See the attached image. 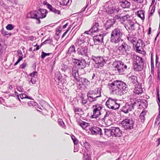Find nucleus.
Returning <instances> with one entry per match:
<instances>
[{
  "instance_id": "1",
  "label": "nucleus",
  "mask_w": 160,
  "mask_h": 160,
  "mask_svg": "<svg viewBox=\"0 0 160 160\" xmlns=\"http://www.w3.org/2000/svg\"><path fill=\"white\" fill-rule=\"evenodd\" d=\"M93 114L91 117L92 118H98V120L104 121L106 117H107V112L105 110L102 111V107L100 104H96L92 106Z\"/></svg>"
},
{
  "instance_id": "2",
  "label": "nucleus",
  "mask_w": 160,
  "mask_h": 160,
  "mask_svg": "<svg viewBox=\"0 0 160 160\" xmlns=\"http://www.w3.org/2000/svg\"><path fill=\"white\" fill-rule=\"evenodd\" d=\"M111 89L113 92L118 95H122L125 92L127 88L125 83L118 81H115L110 84Z\"/></svg>"
},
{
  "instance_id": "3",
  "label": "nucleus",
  "mask_w": 160,
  "mask_h": 160,
  "mask_svg": "<svg viewBox=\"0 0 160 160\" xmlns=\"http://www.w3.org/2000/svg\"><path fill=\"white\" fill-rule=\"evenodd\" d=\"M48 13L47 10L45 9H40L38 12L34 11L31 12V18H35L37 20L36 23L40 24L41 23L40 18H43L46 17Z\"/></svg>"
},
{
  "instance_id": "4",
  "label": "nucleus",
  "mask_w": 160,
  "mask_h": 160,
  "mask_svg": "<svg viewBox=\"0 0 160 160\" xmlns=\"http://www.w3.org/2000/svg\"><path fill=\"white\" fill-rule=\"evenodd\" d=\"M118 100L109 98L106 102V106L112 109H117L120 107V104L117 102Z\"/></svg>"
},
{
  "instance_id": "5",
  "label": "nucleus",
  "mask_w": 160,
  "mask_h": 160,
  "mask_svg": "<svg viewBox=\"0 0 160 160\" xmlns=\"http://www.w3.org/2000/svg\"><path fill=\"white\" fill-rule=\"evenodd\" d=\"M134 121L132 120H130L128 118H126L123 120L121 122L122 127L124 129L131 130L133 128Z\"/></svg>"
},
{
  "instance_id": "6",
  "label": "nucleus",
  "mask_w": 160,
  "mask_h": 160,
  "mask_svg": "<svg viewBox=\"0 0 160 160\" xmlns=\"http://www.w3.org/2000/svg\"><path fill=\"white\" fill-rule=\"evenodd\" d=\"M113 66L117 70L119 73L123 72L124 70L127 69V66L123 62L120 61H117L114 62Z\"/></svg>"
},
{
  "instance_id": "7",
  "label": "nucleus",
  "mask_w": 160,
  "mask_h": 160,
  "mask_svg": "<svg viewBox=\"0 0 160 160\" xmlns=\"http://www.w3.org/2000/svg\"><path fill=\"white\" fill-rule=\"evenodd\" d=\"M93 60L97 64L98 68L102 67L106 63L103 58L101 57H95Z\"/></svg>"
},
{
  "instance_id": "8",
  "label": "nucleus",
  "mask_w": 160,
  "mask_h": 160,
  "mask_svg": "<svg viewBox=\"0 0 160 160\" xmlns=\"http://www.w3.org/2000/svg\"><path fill=\"white\" fill-rule=\"evenodd\" d=\"M128 82L130 84H133L134 87L138 86L139 82L138 81L137 77L134 75H132L128 78Z\"/></svg>"
},
{
  "instance_id": "9",
  "label": "nucleus",
  "mask_w": 160,
  "mask_h": 160,
  "mask_svg": "<svg viewBox=\"0 0 160 160\" xmlns=\"http://www.w3.org/2000/svg\"><path fill=\"white\" fill-rule=\"evenodd\" d=\"M88 92L89 93V94L92 95L96 98H98L101 96L100 90L98 88H96L94 90H90Z\"/></svg>"
},
{
  "instance_id": "10",
  "label": "nucleus",
  "mask_w": 160,
  "mask_h": 160,
  "mask_svg": "<svg viewBox=\"0 0 160 160\" xmlns=\"http://www.w3.org/2000/svg\"><path fill=\"white\" fill-rule=\"evenodd\" d=\"M89 130L92 134H100L101 135H102V129L98 127H91L89 128Z\"/></svg>"
},
{
  "instance_id": "11",
  "label": "nucleus",
  "mask_w": 160,
  "mask_h": 160,
  "mask_svg": "<svg viewBox=\"0 0 160 160\" xmlns=\"http://www.w3.org/2000/svg\"><path fill=\"white\" fill-rule=\"evenodd\" d=\"M112 136L115 137H120L121 135L122 132L118 127H113L111 128Z\"/></svg>"
},
{
  "instance_id": "12",
  "label": "nucleus",
  "mask_w": 160,
  "mask_h": 160,
  "mask_svg": "<svg viewBox=\"0 0 160 160\" xmlns=\"http://www.w3.org/2000/svg\"><path fill=\"white\" fill-rule=\"evenodd\" d=\"M122 32L121 29L117 28L113 30L111 34V36H122Z\"/></svg>"
},
{
  "instance_id": "13",
  "label": "nucleus",
  "mask_w": 160,
  "mask_h": 160,
  "mask_svg": "<svg viewBox=\"0 0 160 160\" xmlns=\"http://www.w3.org/2000/svg\"><path fill=\"white\" fill-rule=\"evenodd\" d=\"M142 42L141 40L139 39L137 42L135 46L136 48V51L138 52L142 53L143 52V48H142Z\"/></svg>"
},
{
  "instance_id": "14",
  "label": "nucleus",
  "mask_w": 160,
  "mask_h": 160,
  "mask_svg": "<svg viewBox=\"0 0 160 160\" xmlns=\"http://www.w3.org/2000/svg\"><path fill=\"white\" fill-rule=\"evenodd\" d=\"M127 27L130 30H135L136 28H135V24L130 19H129L127 22H126L125 23Z\"/></svg>"
},
{
  "instance_id": "15",
  "label": "nucleus",
  "mask_w": 160,
  "mask_h": 160,
  "mask_svg": "<svg viewBox=\"0 0 160 160\" xmlns=\"http://www.w3.org/2000/svg\"><path fill=\"white\" fill-rule=\"evenodd\" d=\"M103 36L102 35L100 34L98 35L95 36L93 37V39L95 43L96 44L102 42L103 40Z\"/></svg>"
},
{
  "instance_id": "16",
  "label": "nucleus",
  "mask_w": 160,
  "mask_h": 160,
  "mask_svg": "<svg viewBox=\"0 0 160 160\" xmlns=\"http://www.w3.org/2000/svg\"><path fill=\"white\" fill-rule=\"evenodd\" d=\"M134 61L133 64H144L143 59L139 56L134 55L133 56Z\"/></svg>"
},
{
  "instance_id": "17",
  "label": "nucleus",
  "mask_w": 160,
  "mask_h": 160,
  "mask_svg": "<svg viewBox=\"0 0 160 160\" xmlns=\"http://www.w3.org/2000/svg\"><path fill=\"white\" fill-rule=\"evenodd\" d=\"M122 36H111L110 41L112 43L118 44L122 41Z\"/></svg>"
},
{
  "instance_id": "18",
  "label": "nucleus",
  "mask_w": 160,
  "mask_h": 160,
  "mask_svg": "<svg viewBox=\"0 0 160 160\" xmlns=\"http://www.w3.org/2000/svg\"><path fill=\"white\" fill-rule=\"evenodd\" d=\"M116 20V19H115V17L114 18V19L108 20L106 22L105 24V26L106 29L109 28L113 26V25L115 22V20Z\"/></svg>"
},
{
  "instance_id": "19",
  "label": "nucleus",
  "mask_w": 160,
  "mask_h": 160,
  "mask_svg": "<svg viewBox=\"0 0 160 160\" xmlns=\"http://www.w3.org/2000/svg\"><path fill=\"white\" fill-rule=\"evenodd\" d=\"M47 7L51 12H53L56 14H57L58 15L60 14V11L57 9L56 8L52 7L51 5H50L49 4H48L47 5Z\"/></svg>"
},
{
  "instance_id": "20",
  "label": "nucleus",
  "mask_w": 160,
  "mask_h": 160,
  "mask_svg": "<svg viewBox=\"0 0 160 160\" xmlns=\"http://www.w3.org/2000/svg\"><path fill=\"white\" fill-rule=\"evenodd\" d=\"M128 45L124 43H123L122 45L118 47V49L121 52L122 54H124L126 52V48Z\"/></svg>"
},
{
  "instance_id": "21",
  "label": "nucleus",
  "mask_w": 160,
  "mask_h": 160,
  "mask_svg": "<svg viewBox=\"0 0 160 160\" xmlns=\"http://www.w3.org/2000/svg\"><path fill=\"white\" fill-rule=\"evenodd\" d=\"M128 16L127 15L124 16L123 17H120L118 16H116L115 17V19H117V20H118L119 21L120 20L121 21V23H122L123 22L122 21L124 22L125 21H127L129 19H130V17L129 16Z\"/></svg>"
},
{
  "instance_id": "22",
  "label": "nucleus",
  "mask_w": 160,
  "mask_h": 160,
  "mask_svg": "<svg viewBox=\"0 0 160 160\" xmlns=\"http://www.w3.org/2000/svg\"><path fill=\"white\" fill-rule=\"evenodd\" d=\"M144 64H133V68L134 71H140L143 69Z\"/></svg>"
},
{
  "instance_id": "23",
  "label": "nucleus",
  "mask_w": 160,
  "mask_h": 160,
  "mask_svg": "<svg viewBox=\"0 0 160 160\" xmlns=\"http://www.w3.org/2000/svg\"><path fill=\"white\" fill-rule=\"evenodd\" d=\"M145 12L144 11L140 10L137 11L136 13V14H137L138 18L143 20L145 19Z\"/></svg>"
},
{
  "instance_id": "24",
  "label": "nucleus",
  "mask_w": 160,
  "mask_h": 160,
  "mask_svg": "<svg viewBox=\"0 0 160 160\" xmlns=\"http://www.w3.org/2000/svg\"><path fill=\"white\" fill-rule=\"evenodd\" d=\"M119 10V9H115L114 8L112 7L108 9L106 11V12L110 15L112 14L114 12L118 13Z\"/></svg>"
},
{
  "instance_id": "25",
  "label": "nucleus",
  "mask_w": 160,
  "mask_h": 160,
  "mask_svg": "<svg viewBox=\"0 0 160 160\" xmlns=\"http://www.w3.org/2000/svg\"><path fill=\"white\" fill-rule=\"evenodd\" d=\"M132 108L130 106L128 105H126L123 106L122 109L121 111L125 113H128L129 111H131Z\"/></svg>"
},
{
  "instance_id": "26",
  "label": "nucleus",
  "mask_w": 160,
  "mask_h": 160,
  "mask_svg": "<svg viewBox=\"0 0 160 160\" xmlns=\"http://www.w3.org/2000/svg\"><path fill=\"white\" fill-rule=\"evenodd\" d=\"M147 112L145 111H142L140 114L139 116V119L140 120V121L143 123L145 120V116L146 115Z\"/></svg>"
},
{
  "instance_id": "27",
  "label": "nucleus",
  "mask_w": 160,
  "mask_h": 160,
  "mask_svg": "<svg viewBox=\"0 0 160 160\" xmlns=\"http://www.w3.org/2000/svg\"><path fill=\"white\" fill-rule=\"evenodd\" d=\"M121 5L123 8H129L130 6V3L126 0L122 1L121 3Z\"/></svg>"
},
{
  "instance_id": "28",
  "label": "nucleus",
  "mask_w": 160,
  "mask_h": 160,
  "mask_svg": "<svg viewBox=\"0 0 160 160\" xmlns=\"http://www.w3.org/2000/svg\"><path fill=\"white\" fill-rule=\"evenodd\" d=\"M87 51V49L86 47L78 49V53L79 55H85Z\"/></svg>"
},
{
  "instance_id": "29",
  "label": "nucleus",
  "mask_w": 160,
  "mask_h": 160,
  "mask_svg": "<svg viewBox=\"0 0 160 160\" xmlns=\"http://www.w3.org/2000/svg\"><path fill=\"white\" fill-rule=\"evenodd\" d=\"M99 26V24L98 22H95L92 27L90 29L91 33H95L98 31V27Z\"/></svg>"
},
{
  "instance_id": "30",
  "label": "nucleus",
  "mask_w": 160,
  "mask_h": 160,
  "mask_svg": "<svg viewBox=\"0 0 160 160\" xmlns=\"http://www.w3.org/2000/svg\"><path fill=\"white\" fill-rule=\"evenodd\" d=\"M78 124L82 128L85 129L86 128L89 126L90 123L84 122L83 121H79L78 122Z\"/></svg>"
},
{
  "instance_id": "31",
  "label": "nucleus",
  "mask_w": 160,
  "mask_h": 160,
  "mask_svg": "<svg viewBox=\"0 0 160 160\" xmlns=\"http://www.w3.org/2000/svg\"><path fill=\"white\" fill-rule=\"evenodd\" d=\"M78 102H79L82 104L84 105L87 103V100L84 98L83 94H81L80 98L78 100Z\"/></svg>"
},
{
  "instance_id": "32",
  "label": "nucleus",
  "mask_w": 160,
  "mask_h": 160,
  "mask_svg": "<svg viewBox=\"0 0 160 160\" xmlns=\"http://www.w3.org/2000/svg\"><path fill=\"white\" fill-rule=\"evenodd\" d=\"M135 87V88L134 92L135 93L139 94L142 93L143 92L142 88L141 87L139 84L138 86Z\"/></svg>"
},
{
  "instance_id": "33",
  "label": "nucleus",
  "mask_w": 160,
  "mask_h": 160,
  "mask_svg": "<svg viewBox=\"0 0 160 160\" xmlns=\"http://www.w3.org/2000/svg\"><path fill=\"white\" fill-rule=\"evenodd\" d=\"M128 39L132 43L135 42L137 40L136 38L134 37V36L131 34L128 35Z\"/></svg>"
},
{
  "instance_id": "34",
  "label": "nucleus",
  "mask_w": 160,
  "mask_h": 160,
  "mask_svg": "<svg viewBox=\"0 0 160 160\" xmlns=\"http://www.w3.org/2000/svg\"><path fill=\"white\" fill-rule=\"evenodd\" d=\"M89 93L88 92L87 96L88 99V100L91 102H94L96 100L97 98L92 95L89 94Z\"/></svg>"
},
{
  "instance_id": "35",
  "label": "nucleus",
  "mask_w": 160,
  "mask_h": 160,
  "mask_svg": "<svg viewBox=\"0 0 160 160\" xmlns=\"http://www.w3.org/2000/svg\"><path fill=\"white\" fill-rule=\"evenodd\" d=\"M104 133L105 135L108 137H109L111 136H112L111 128L110 129H104Z\"/></svg>"
},
{
  "instance_id": "36",
  "label": "nucleus",
  "mask_w": 160,
  "mask_h": 160,
  "mask_svg": "<svg viewBox=\"0 0 160 160\" xmlns=\"http://www.w3.org/2000/svg\"><path fill=\"white\" fill-rule=\"evenodd\" d=\"M68 54H71L72 53H76V51L74 45H72L68 49Z\"/></svg>"
},
{
  "instance_id": "37",
  "label": "nucleus",
  "mask_w": 160,
  "mask_h": 160,
  "mask_svg": "<svg viewBox=\"0 0 160 160\" xmlns=\"http://www.w3.org/2000/svg\"><path fill=\"white\" fill-rule=\"evenodd\" d=\"M58 123L62 128L64 129L66 128L65 124L62 119L60 118L58 119Z\"/></svg>"
},
{
  "instance_id": "38",
  "label": "nucleus",
  "mask_w": 160,
  "mask_h": 160,
  "mask_svg": "<svg viewBox=\"0 0 160 160\" xmlns=\"http://www.w3.org/2000/svg\"><path fill=\"white\" fill-rule=\"evenodd\" d=\"M60 4L62 5H67L69 2V0H59Z\"/></svg>"
},
{
  "instance_id": "39",
  "label": "nucleus",
  "mask_w": 160,
  "mask_h": 160,
  "mask_svg": "<svg viewBox=\"0 0 160 160\" xmlns=\"http://www.w3.org/2000/svg\"><path fill=\"white\" fill-rule=\"evenodd\" d=\"M107 117H105V118L104 121H103V120H101V121L102 122H104L105 123V124L106 125H107V126H109L111 125V124L112 123L111 121L109 119L108 120H107L106 119Z\"/></svg>"
},
{
  "instance_id": "40",
  "label": "nucleus",
  "mask_w": 160,
  "mask_h": 160,
  "mask_svg": "<svg viewBox=\"0 0 160 160\" xmlns=\"http://www.w3.org/2000/svg\"><path fill=\"white\" fill-rule=\"evenodd\" d=\"M85 63H86L84 61L83 62L82 61L80 60L78 67H80L81 68L83 69L85 67Z\"/></svg>"
},
{
  "instance_id": "41",
  "label": "nucleus",
  "mask_w": 160,
  "mask_h": 160,
  "mask_svg": "<svg viewBox=\"0 0 160 160\" xmlns=\"http://www.w3.org/2000/svg\"><path fill=\"white\" fill-rule=\"evenodd\" d=\"M74 111L76 114H79L82 112V109L81 108H76L74 109Z\"/></svg>"
},
{
  "instance_id": "42",
  "label": "nucleus",
  "mask_w": 160,
  "mask_h": 160,
  "mask_svg": "<svg viewBox=\"0 0 160 160\" xmlns=\"http://www.w3.org/2000/svg\"><path fill=\"white\" fill-rule=\"evenodd\" d=\"M14 26L12 24H8L6 27V29L9 30H11L13 29Z\"/></svg>"
},
{
  "instance_id": "43",
  "label": "nucleus",
  "mask_w": 160,
  "mask_h": 160,
  "mask_svg": "<svg viewBox=\"0 0 160 160\" xmlns=\"http://www.w3.org/2000/svg\"><path fill=\"white\" fill-rule=\"evenodd\" d=\"M1 32L2 34L4 36H5L7 35H11V33H8V32L6 31L5 30H4L3 28L2 29L1 31Z\"/></svg>"
},
{
  "instance_id": "44",
  "label": "nucleus",
  "mask_w": 160,
  "mask_h": 160,
  "mask_svg": "<svg viewBox=\"0 0 160 160\" xmlns=\"http://www.w3.org/2000/svg\"><path fill=\"white\" fill-rule=\"evenodd\" d=\"M84 145L86 149L87 150L90 149L91 147L90 144L87 142L84 143Z\"/></svg>"
},
{
  "instance_id": "45",
  "label": "nucleus",
  "mask_w": 160,
  "mask_h": 160,
  "mask_svg": "<svg viewBox=\"0 0 160 160\" xmlns=\"http://www.w3.org/2000/svg\"><path fill=\"white\" fill-rule=\"evenodd\" d=\"M50 53H46L44 52H42L41 58H44L47 56H49Z\"/></svg>"
},
{
  "instance_id": "46",
  "label": "nucleus",
  "mask_w": 160,
  "mask_h": 160,
  "mask_svg": "<svg viewBox=\"0 0 160 160\" xmlns=\"http://www.w3.org/2000/svg\"><path fill=\"white\" fill-rule=\"evenodd\" d=\"M72 139L75 145H77L78 143V140L77 138L74 136L72 137Z\"/></svg>"
},
{
  "instance_id": "47",
  "label": "nucleus",
  "mask_w": 160,
  "mask_h": 160,
  "mask_svg": "<svg viewBox=\"0 0 160 160\" xmlns=\"http://www.w3.org/2000/svg\"><path fill=\"white\" fill-rule=\"evenodd\" d=\"M62 29L60 27L57 28L56 30V34L57 36H58L59 34L62 32Z\"/></svg>"
},
{
  "instance_id": "48",
  "label": "nucleus",
  "mask_w": 160,
  "mask_h": 160,
  "mask_svg": "<svg viewBox=\"0 0 160 160\" xmlns=\"http://www.w3.org/2000/svg\"><path fill=\"white\" fill-rule=\"evenodd\" d=\"M27 65L26 63H23L20 65L19 68L24 69L26 67Z\"/></svg>"
},
{
  "instance_id": "49",
  "label": "nucleus",
  "mask_w": 160,
  "mask_h": 160,
  "mask_svg": "<svg viewBox=\"0 0 160 160\" xmlns=\"http://www.w3.org/2000/svg\"><path fill=\"white\" fill-rule=\"evenodd\" d=\"M151 68L154 67V61L153 59V56L152 55L151 56Z\"/></svg>"
},
{
  "instance_id": "50",
  "label": "nucleus",
  "mask_w": 160,
  "mask_h": 160,
  "mask_svg": "<svg viewBox=\"0 0 160 160\" xmlns=\"http://www.w3.org/2000/svg\"><path fill=\"white\" fill-rule=\"evenodd\" d=\"M38 72L37 71H34L32 73H31L29 75L30 76L32 77V78H34L35 77V76L37 74Z\"/></svg>"
},
{
  "instance_id": "51",
  "label": "nucleus",
  "mask_w": 160,
  "mask_h": 160,
  "mask_svg": "<svg viewBox=\"0 0 160 160\" xmlns=\"http://www.w3.org/2000/svg\"><path fill=\"white\" fill-rule=\"evenodd\" d=\"M80 61V60H75L73 62L75 65H76L77 66H78V64H79V62Z\"/></svg>"
},
{
  "instance_id": "52",
  "label": "nucleus",
  "mask_w": 160,
  "mask_h": 160,
  "mask_svg": "<svg viewBox=\"0 0 160 160\" xmlns=\"http://www.w3.org/2000/svg\"><path fill=\"white\" fill-rule=\"evenodd\" d=\"M17 89L19 92H23V88L19 86L17 87Z\"/></svg>"
},
{
  "instance_id": "53",
  "label": "nucleus",
  "mask_w": 160,
  "mask_h": 160,
  "mask_svg": "<svg viewBox=\"0 0 160 160\" xmlns=\"http://www.w3.org/2000/svg\"><path fill=\"white\" fill-rule=\"evenodd\" d=\"M23 58H19L18 60L17 61L14 63V66H16L21 61Z\"/></svg>"
},
{
  "instance_id": "54",
  "label": "nucleus",
  "mask_w": 160,
  "mask_h": 160,
  "mask_svg": "<svg viewBox=\"0 0 160 160\" xmlns=\"http://www.w3.org/2000/svg\"><path fill=\"white\" fill-rule=\"evenodd\" d=\"M70 30V28H68V29L63 34L62 38H63L64 37L65 35Z\"/></svg>"
},
{
  "instance_id": "55",
  "label": "nucleus",
  "mask_w": 160,
  "mask_h": 160,
  "mask_svg": "<svg viewBox=\"0 0 160 160\" xmlns=\"http://www.w3.org/2000/svg\"><path fill=\"white\" fill-rule=\"evenodd\" d=\"M18 57L21 58H22L23 55H22V52L21 51H18Z\"/></svg>"
},
{
  "instance_id": "56",
  "label": "nucleus",
  "mask_w": 160,
  "mask_h": 160,
  "mask_svg": "<svg viewBox=\"0 0 160 160\" xmlns=\"http://www.w3.org/2000/svg\"><path fill=\"white\" fill-rule=\"evenodd\" d=\"M135 2L139 3H142L143 2V0H132Z\"/></svg>"
},
{
  "instance_id": "57",
  "label": "nucleus",
  "mask_w": 160,
  "mask_h": 160,
  "mask_svg": "<svg viewBox=\"0 0 160 160\" xmlns=\"http://www.w3.org/2000/svg\"><path fill=\"white\" fill-rule=\"evenodd\" d=\"M19 96H20V98L22 99H23V98H25V94H24L21 93L20 94Z\"/></svg>"
},
{
  "instance_id": "58",
  "label": "nucleus",
  "mask_w": 160,
  "mask_h": 160,
  "mask_svg": "<svg viewBox=\"0 0 160 160\" xmlns=\"http://www.w3.org/2000/svg\"><path fill=\"white\" fill-rule=\"evenodd\" d=\"M14 93H15V94L16 96H17V97L18 98V99L19 100V101H20V102L21 101V100H20V99L19 98V95L18 94V93L17 92L15 91V92Z\"/></svg>"
},
{
  "instance_id": "59",
  "label": "nucleus",
  "mask_w": 160,
  "mask_h": 160,
  "mask_svg": "<svg viewBox=\"0 0 160 160\" xmlns=\"http://www.w3.org/2000/svg\"><path fill=\"white\" fill-rule=\"evenodd\" d=\"M34 47L36 46V49H34L33 51H35V50H38L40 49V46L38 45H37V44L36 45L34 46Z\"/></svg>"
},
{
  "instance_id": "60",
  "label": "nucleus",
  "mask_w": 160,
  "mask_h": 160,
  "mask_svg": "<svg viewBox=\"0 0 160 160\" xmlns=\"http://www.w3.org/2000/svg\"><path fill=\"white\" fill-rule=\"evenodd\" d=\"M31 82H32V83L33 84H34L36 83V80L33 79V78H32L31 80Z\"/></svg>"
},
{
  "instance_id": "61",
  "label": "nucleus",
  "mask_w": 160,
  "mask_h": 160,
  "mask_svg": "<svg viewBox=\"0 0 160 160\" xmlns=\"http://www.w3.org/2000/svg\"><path fill=\"white\" fill-rule=\"evenodd\" d=\"M84 33L88 35H91L92 33H91V31H90V30L88 31H85L84 32Z\"/></svg>"
},
{
  "instance_id": "62",
  "label": "nucleus",
  "mask_w": 160,
  "mask_h": 160,
  "mask_svg": "<svg viewBox=\"0 0 160 160\" xmlns=\"http://www.w3.org/2000/svg\"><path fill=\"white\" fill-rule=\"evenodd\" d=\"M151 29L152 28L150 27L149 28L148 31V35H150L151 34Z\"/></svg>"
},
{
  "instance_id": "63",
  "label": "nucleus",
  "mask_w": 160,
  "mask_h": 160,
  "mask_svg": "<svg viewBox=\"0 0 160 160\" xmlns=\"http://www.w3.org/2000/svg\"><path fill=\"white\" fill-rule=\"evenodd\" d=\"M68 25V23H67L66 24H65L62 27L63 29H64L66 28V27Z\"/></svg>"
},
{
  "instance_id": "64",
  "label": "nucleus",
  "mask_w": 160,
  "mask_h": 160,
  "mask_svg": "<svg viewBox=\"0 0 160 160\" xmlns=\"http://www.w3.org/2000/svg\"><path fill=\"white\" fill-rule=\"evenodd\" d=\"M157 141L158 142L157 146H158L160 144V138H158L157 139Z\"/></svg>"
}]
</instances>
